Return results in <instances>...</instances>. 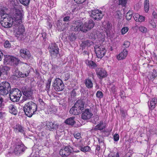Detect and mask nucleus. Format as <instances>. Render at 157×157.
Instances as JSON below:
<instances>
[{
  "instance_id": "obj_1",
  "label": "nucleus",
  "mask_w": 157,
  "mask_h": 157,
  "mask_svg": "<svg viewBox=\"0 0 157 157\" xmlns=\"http://www.w3.org/2000/svg\"><path fill=\"white\" fill-rule=\"evenodd\" d=\"M94 25V23L92 20H90L84 23L76 22L74 26V30L81 31L83 32L86 33L92 29Z\"/></svg>"
},
{
  "instance_id": "obj_2",
  "label": "nucleus",
  "mask_w": 157,
  "mask_h": 157,
  "mask_svg": "<svg viewBox=\"0 0 157 157\" xmlns=\"http://www.w3.org/2000/svg\"><path fill=\"white\" fill-rule=\"evenodd\" d=\"M37 109V105L32 101L28 102L24 107V110L25 114L29 117H31L35 113Z\"/></svg>"
},
{
  "instance_id": "obj_3",
  "label": "nucleus",
  "mask_w": 157,
  "mask_h": 157,
  "mask_svg": "<svg viewBox=\"0 0 157 157\" xmlns=\"http://www.w3.org/2000/svg\"><path fill=\"white\" fill-rule=\"evenodd\" d=\"M13 22L12 18L8 14L3 13L1 15V24L5 28L11 27Z\"/></svg>"
},
{
  "instance_id": "obj_4",
  "label": "nucleus",
  "mask_w": 157,
  "mask_h": 157,
  "mask_svg": "<svg viewBox=\"0 0 157 157\" xmlns=\"http://www.w3.org/2000/svg\"><path fill=\"white\" fill-rule=\"evenodd\" d=\"M4 63L5 65L14 66L18 64L20 61L17 58L10 56L4 55Z\"/></svg>"
},
{
  "instance_id": "obj_5",
  "label": "nucleus",
  "mask_w": 157,
  "mask_h": 157,
  "mask_svg": "<svg viewBox=\"0 0 157 157\" xmlns=\"http://www.w3.org/2000/svg\"><path fill=\"white\" fill-rule=\"evenodd\" d=\"M11 87L10 84L6 82H3L0 83V94L6 95L10 90Z\"/></svg>"
},
{
  "instance_id": "obj_6",
  "label": "nucleus",
  "mask_w": 157,
  "mask_h": 157,
  "mask_svg": "<svg viewBox=\"0 0 157 157\" xmlns=\"http://www.w3.org/2000/svg\"><path fill=\"white\" fill-rule=\"evenodd\" d=\"M94 48L96 56L98 58H101L105 55L106 50L103 46H96Z\"/></svg>"
},
{
  "instance_id": "obj_7",
  "label": "nucleus",
  "mask_w": 157,
  "mask_h": 157,
  "mask_svg": "<svg viewBox=\"0 0 157 157\" xmlns=\"http://www.w3.org/2000/svg\"><path fill=\"white\" fill-rule=\"evenodd\" d=\"M53 84L54 89L56 91H60L64 89L63 83L62 80L59 78H56Z\"/></svg>"
},
{
  "instance_id": "obj_8",
  "label": "nucleus",
  "mask_w": 157,
  "mask_h": 157,
  "mask_svg": "<svg viewBox=\"0 0 157 157\" xmlns=\"http://www.w3.org/2000/svg\"><path fill=\"white\" fill-rule=\"evenodd\" d=\"M50 48L49 51L51 56L56 58L59 53V48L57 45L55 43H52L49 46Z\"/></svg>"
},
{
  "instance_id": "obj_9",
  "label": "nucleus",
  "mask_w": 157,
  "mask_h": 157,
  "mask_svg": "<svg viewBox=\"0 0 157 157\" xmlns=\"http://www.w3.org/2000/svg\"><path fill=\"white\" fill-rule=\"evenodd\" d=\"M22 17L23 14L20 10L18 9H15V14L12 18L13 21H14L16 22L19 23L21 21Z\"/></svg>"
},
{
  "instance_id": "obj_10",
  "label": "nucleus",
  "mask_w": 157,
  "mask_h": 157,
  "mask_svg": "<svg viewBox=\"0 0 157 157\" xmlns=\"http://www.w3.org/2000/svg\"><path fill=\"white\" fill-rule=\"evenodd\" d=\"M103 14L101 10H95L92 11L91 16L94 20H100L103 17Z\"/></svg>"
},
{
  "instance_id": "obj_11",
  "label": "nucleus",
  "mask_w": 157,
  "mask_h": 157,
  "mask_svg": "<svg viewBox=\"0 0 157 157\" xmlns=\"http://www.w3.org/2000/svg\"><path fill=\"white\" fill-rule=\"evenodd\" d=\"M26 149V147L23 144H17L14 147V152L15 154L19 155L21 154Z\"/></svg>"
},
{
  "instance_id": "obj_12",
  "label": "nucleus",
  "mask_w": 157,
  "mask_h": 157,
  "mask_svg": "<svg viewBox=\"0 0 157 157\" xmlns=\"http://www.w3.org/2000/svg\"><path fill=\"white\" fill-rule=\"evenodd\" d=\"M71 147L69 146L65 147L60 150V155L63 157H67L71 152Z\"/></svg>"
},
{
  "instance_id": "obj_13",
  "label": "nucleus",
  "mask_w": 157,
  "mask_h": 157,
  "mask_svg": "<svg viewBox=\"0 0 157 157\" xmlns=\"http://www.w3.org/2000/svg\"><path fill=\"white\" fill-rule=\"evenodd\" d=\"M93 115L91 111L89 109H86L82 114V118L86 120L90 119Z\"/></svg>"
},
{
  "instance_id": "obj_14",
  "label": "nucleus",
  "mask_w": 157,
  "mask_h": 157,
  "mask_svg": "<svg viewBox=\"0 0 157 157\" xmlns=\"http://www.w3.org/2000/svg\"><path fill=\"white\" fill-rule=\"evenodd\" d=\"M20 55L23 58L25 59H29L31 55L29 51L27 49H21L20 51Z\"/></svg>"
},
{
  "instance_id": "obj_15",
  "label": "nucleus",
  "mask_w": 157,
  "mask_h": 157,
  "mask_svg": "<svg viewBox=\"0 0 157 157\" xmlns=\"http://www.w3.org/2000/svg\"><path fill=\"white\" fill-rule=\"evenodd\" d=\"M56 25L59 29L64 31L68 29L69 24L65 23L63 24L60 21L58 20L56 23Z\"/></svg>"
},
{
  "instance_id": "obj_16",
  "label": "nucleus",
  "mask_w": 157,
  "mask_h": 157,
  "mask_svg": "<svg viewBox=\"0 0 157 157\" xmlns=\"http://www.w3.org/2000/svg\"><path fill=\"white\" fill-rule=\"evenodd\" d=\"M84 103L82 100H78L75 103L74 106L81 112L83 110Z\"/></svg>"
},
{
  "instance_id": "obj_17",
  "label": "nucleus",
  "mask_w": 157,
  "mask_h": 157,
  "mask_svg": "<svg viewBox=\"0 0 157 157\" xmlns=\"http://www.w3.org/2000/svg\"><path fill=\"white\" fill-rule=\"evenodd\" d=\"M8 108L9 112L12 114L16 115L18 113V110L15 105L10 104L8 105Z\"/></svg>"
},
{
  "instance_id": "obj_18",
  "label": "nucleus",
  "mask_w": 157,
  "mask_h": 157,
  "mask_svg": "<svg viewBox=\"0 0 157 157\" xmlns=\"http://www.w3.org/2000/svg\"><path fill=\"white\" fill-rule=\"evenodd\" d=\"M59 124L56 122H48L47 124V126L50 130L52 129H56L58 128Z\"/></svg>"
},
{
  "instance_id": "obj_19",
  "label": "nucleus",
  "mask_w": 157,
  "mask_h": 157,
  "mask_svg": "<svg viewBox=\"0 0 157 157\" xmlns=\"http://www.w3.org/2000/svg\"><path fill=\"white\" fill-rule=\"evenodd\" d=\"M133 16L136 21L142 22L144 21V17L140 15L137 13H134L133 14Z\"/></svg>"
},
{
  "instance_id": "obj_20",
  "label": "nucleus",
  "mask_w": 157,
  "mask_h": 157,
  "mask_svg": "<svg viewBox=\"0 0 157 157\" xmlns=\"http://www.w3.org/2000/svg\"><path fill=\"white\" fill-rule=\"evenodd\" d=\"M127 55V50L124 49L117 56V59L120 60L126 58Z\"/></svg>"
},
{
  "instance_id": "obj_21",
  "label": "nucleus",
  "mask_w": 157,
  "mask_h": 157,
  "mask_svg": "<svg viewBox=\"0 0 157 157\" xmlns=\"http://www.w3.org/2000/svg\"><path fill=\"white\" fill-rule=\"evenodd\" d=\"M14 75L18 77L25 78L27 77L29 74L28 73L24 74L20 72L18 69H16L14 72Z\"/></svg>"
},
{
  "instance_id": "obj_22",
  "label": "nucleus",
  "mask_w": 157,
  "mask_h": 157,
  "mask_svg": "<svg viewBox=\"0 0 157 157\" xmlns=\"http://www.w3.org/2000/svg\"><path fill=\"white\" fill-rule=\"evenodd\" d=\"M97 73L98 76L100 78H102L106 76V71L103 70H101V69H98L97 71Z\"/></svg>"
},
{
  "instance_id": "obj_23",
  "label": "nucleus",
  "mask_w": 157,
  "mask_h": 157,
  "mask_svg": "<svg viewBox=\"0 0 157 157\" xmlns=\"http://www.w3.org/2000/svg\"><path fill=\"white\" fill-rule=\"evenodd\" d=\"M21 96L19 95L17 96L10 93V97L11 100L14 102L18 101Z\"/></svg>"
},
{
  "instance_id": "obj_24",
  "label": "nucleus",
  "mask_w": 157,
  "mask_h": 157,
  "mask_svg": "<svg viewBox=\"0 0 157 157\" xmlns=\"http://www.w3.org/2000/svg\"><path fill=\"white\" fill-rule=\"evenodd\" d=\"M70 113L71 114L74 115H77L81 112L77 109L74 105L70 110Z\"/></svg>"
},
{
  "instance_id": "obj_25",
  "label": "nucleus",
  "mask_w": 157,
  "mask_h": 157,
  "mask_svg": "<svg viewBox=\"0 0 157 157\" xmlns=\"http://www.w3.org/2000/svg\"><path fill=\"white\" fill-rule=\"evenodd\" d=\"M156 103H157V100L155 98L152 99L150 101V105H148L149 108L151 109H153Z\"/></svg>"
},
{
  "instance_id": "obj_26",
  "label": "nucleus",
  "mask_w": 157,
  "mask_h": 157,
  "mask_svg": "<svg viewBox=\"0 0 157 157\" xmlns=\"http://www.w3.org/2000/svg\"><path fill=\"white\" fill-rule=\"evenodd\" d=\"M85 63L87 66L91 68H94L96 66V63L92 61L87 60H86Z\"/></svg>"
},
{
  "instance_id": "obj_27",
  "label": "nucleus",
  "mask_w": 157,
  "mask_h": 157,
  "mask_svg": "<svg viewBox=\"0 0 157 157\" xmlns=\"http://www.w3.org/2000/svg\"><path fill=\"white\" fill-rule=\"evenodd\" d=\"M10 94L13 95H15L17 96L19 95L21 96V91L17 88H14L10 92Z\"/></svg>"
},
{
  "instance_id": "obj_28",
  "label": "nucleus",
  "mask_w": 157,
  "mask_h": 157,
  "mask_svg": "<svg viewBox=\"0 0 157 157\" xmlns=\"http://www.w3.org/2000/svg\"><path fill=\"white\" fill-rule=\"evenodd\" d=\"M157 76V71L155 70H153V72L149 73L147 77L150 80L154 79Z\"/></svg>"
},
{
  "instance_id": "obj_29",
  "label": "nucleus",
  "mask_w": 157,
  "mask_h": 157,
  "mask_svg": "<svg viewBox=\"0 0 157 157\" xmlns=\"http://www.w3.org/2000/svg\"><path fill=\"white\" fill-rule=\"evenodd\" d=\"M156 21H155V20L153 18L149 19L148 21L149 25L152 27V28H155L156 26Z\"/></svg>"
},
{
  "instance_id": "obj_30",
  "label": "nucleus",
  "mask_w": 157,
  "mask_h": 157,
  "mask_svg": "<svg viewBox=\"0 0 157 157\" xmlns=\"http://www.w3.org/2000/svg\"><path fill=\"white\" fill-rule=\"evenodd\" d=\"M65 123L67 124L73 125L75 123L74 120V117H71L66 119Z\"/></svg>"
},
{
  "instance_id": "obj_31",
  "label": "nucleus",
  "mask_w": 157,
  "mask_h": 157,
  "mask_svg": "<svg viewBox=\"0 0 157 157\" xmlns=\"http://www.w3.org/2000/svg\"><path fill=\"white\" fill-rule=\"evenodd\" d=\"M105 127V124L103 123V121H101L96 126L95 129L97 130H101L103 129Z\"/></svg>"
},
{
  "instance_id": "obj_32",
  "label": "nucleus",
  "mask_w": 157,
  "mask_h": 157,
  "mask_svg": "<svg viewBox=\"0 0 157 157\" xmlns=\"http://www.w3.org/2000/svg\"><path fill=\"white\" fill-rule=\"evenodd\" d=\"M85 83L86 87L88 88H90L93 87V83L90 79H86Z\"/></svg>"
},
{
  "instance_id": "obj_33",
  "label": "nucleus",
  "mask_w": 157,
  "mask_h": 157,
  "mask_svg": "<svg viewBox=\"0 0 157 157\" xmlns=\"http://www.w3.org/2000/svg\"><path fill=\"white\" fill-rule=\"evenodd\" d=\"M105 31L107 35L109 34L110 33L112 26L110 24L108 23L105 26Z\"/></svg>"
},
{
  "instance_id": "obj_34",
  "label": "nucleus",
  "mask_w": 157,
  "mask_h": 157,
  "mask_svg": "<svg viewBox=\"0 0 157 157\" xmlns=\"http://www.w3.org/2000/svg\"><path fill=\"white\" fill-rule=\"evenodd\" d=\"M90 45V41L89 40L83 41L81 44L82 48H87Z\"/></svg>"
},
{
  "instance_id": "obj_35",
  "label": "nucleus",
  "mask_w": 157,
  "mask_h": 157,
  "mask_svg": "<svg viewBox=\"0 0 157 157\" xmlns=\"http://www.w3.org/2000/svg\"><path fill=\"white\" fill-rule=\"evenodd\" d=\"M22 92L23 94L26 97L30 96L32 94V92L29 89L23 90Z\"/></svg>"
},
{
  "instance_id": "obj_36",
  "label": "nucleus",
  "mask_w": 157,
  "mask_h": 157,
  "mask_svg": "<svg viewBox=\"0 0 157 157\" xmlns=\"http://www.w3.org/2000/svg\"><path fill=\"white\" fill-rule=\"evenodd\" d=\"M144 4L145 12H147L149 10V3L148 0H145Z\"/></svg>"
},
{
  "instance_id": "obj_37",
  "label": "nucleus",
  "mask_w": 157,
  "mask_h": 157,
  "mask_svg": "<svg viewBox=\"0 0 157 157\" xmlns=\"http://www.w3.org/2000/svg\"><path fill=\"white\" fill-rule=\"evenodd\" d=\"M80 147L81 151L84 152L88 151L90 150V147L88 146H86L83 147Z\"/></svg>"
},
{
  "instance_id": "obj_38",
  "label": "nucleus",
  "mask_w": 157,
  "mask_h": 157,
  "mask_svg": "<svg viewBox=\"0 0 157 157\" xmlns=\"http://www.w3.org/2000/svg\"><path fill=\"white\" fill-rule=\"evenodd\" d=\"M10 69V67L7 66H3L1 69L2 72L6 73Z\"/></svg>"
},
{
  "instance_id": "obj_39",
  "label": "nucleus",
  "mask_w": 157,
  "mask_h": 157,
  "mask_svg": "<svg viewBox=\"0 0 157 157\" xmlns=\"http://www.w3.org/2000/svg\"><path fill=\"white\" fill-rule=\"evenodd\" d=\"M74 136L75 139L77 140H79V142L81 141L82 140V138H81V135L80 133H77L75 134Z\"/></svg>"
},
{
  "instance_id": "obj_40",
  "label": "nucleus",
  "mask_w": 157,
  "mask_h": 157,
  "mask_svg": "<svg viewBox=\"0 0 157 157\" xmlns=\"http://www.w3.org/2000/svg\"><path fill=\"white\" fill-rule=\"evenodd\" d=\"M25 32V29L23 26L19 27L18 28L17 33L18 35L22 34Z\"/></svg>"
},
{
  "instance_id": "obj_41",
  "label": "nucleus",
  "mask_w": 157,
  "mask_h": 157,
  "mask_svg": "<svg viewBox=\"0 0 157 157\" xmlns=\"http://www.w3.org/2000/svg\"><path fill=\"white\" fill-rule=\"evenodd\" d=\"M16 130L17 132H21L23 134H24V130L23 129V127L21 125H18L16 128Z\"/></svg>"
},
{
  "instance_id": "obj_42",
  "label": "nucleus",
  "mask_w": 157,
  "mask_h": 157,
  "mask_svg": "<svg viewBox=\"0 0 157 157\" xmlns=\"http://www.w3.org/2000/svg\"><path fill=\"white\" fill-rule=\"evenodd\" d=\"M132 11H128L126 14V18L127 20H130L132 17Z\"/></svg>"
},
{
  "instance_id": "obj_43",
  "label": "nucleus",
  "mask_w": 157,
  "mask_h": 157,
  "mask_svg": "<svg viewBox=\"0 0 157 157\" xmlns=\"http://www.w3.org/2000/svg\"><path fill=\"white\" fill-rule=\"evenodd\" d=\"M139 29L140 31L142 33H145L147 32V29L145 27L140 26L139 27Z\"/></svg>"
},
{
  "instance_id": "obj_44",
  "label": "nucleus",
  "mask_w": 157,
  "mask_h": 157,
  "mask_svg": "<svg viewBox=\"0 0 157 157\" xmlns=\"http://www.w3.org/2000/svg\"><path fill=\"white\" fill-rule=\"evenodd\" d=\"M20 2L25 6L28 5L29 3V0H19Z\"/></svg>"
},
{
  "instance_id": "obj_45",
  "label": "nucleus",
  "mask_w": 157,
  "mask_h": 157,
  "mask_svg": "<svg viewBox=\"0 0 157 157\" xmlns=\"http://www.w3.org/2000/svg\"><path fill=\"white\" fill-rule=\"evenodd\" d=\"M119 154L118 152L111 153L109 154L108 157H119Z\"/></svg>"
},
{
  "instance_id": "obj_46",
  "label": "nucleus",
  "mask_w": 157,
  "mask_h": 157,
  "mask_svg": "<svg viewBox=\"0 0 157 157\" xmlns=\"http://www.w3.org/2000/svg\"><path fill=\"white\" fill-rule=\"evenodd\" d=\"M128 28L127 27H123L121 30V33L122 35L125 34L128 31Z\"/></svg>"
},
{
  "instance_id": "obj_47",
  "label": "nucleus",
  "mask_w": 157,
  "mask_h": 157,
  "mask_svg": "<svg viewBox=\"0 0 157 157\" xmlns=\"http://www.w3.org/2000/svg\"><path fill=\"white\" fill-rule=\"evenodd\" d=\"M110 91L113 93H114L116 91V87L113 84H111L109 87Z\"/></svg>"
},
{
  "instance_id": "obj_48",
  "label": "nucleus",
  "mask_w": 157,
  "mask_h": 157,
  "mask_svg": "<svg viewBox=\"0 0 157 157\" xmlns=\"http://www.w3.org/2000/svg\"><path fill=\"white\" fill-rule=\"evenodd\" d=\"M119 5H121L123 6H124L127 3V0H118Z\"/></svg>"
},
{
  "instance_id": "obj_49",
  "label": "nucleus",
  "mask_w": 157,
  "mask_h": 157,
  "mask_svg": "<svg viewBox=\"0 0 157 157\" xmlns=\"http://www.w3.org/2000/svg\"><path fill=\"white\" fill-rule=\"evenodd\" d=\"M130 43L128 41H126L124 42V44L123 45V47L124 48H127L129 46Z\"/></svg>"
},
{
  "instance_id": "obj_50",
  "label": "nucleus",
  "mask_w": 157,
  "mask_h": 157,
  "mask_svg": "<svg viewBox=\"0 0 157 157\" xmlns=\"http://www.w3.org/2000/svg\"><path fill=\"white\" fill-rule=\"evenodd\" d=\"M52 80V79L51 78H49L48 80L47 83L46 84V88L48 89L50 87Z\"/></svg>"
},
{
  "instance_id": "obj_51",
  "label": "nucleus",
  "mask_w": 157,
  "mask_h": 157,
  "mask_svg": "<svg viewBox=\"0 0 157 157\" xmlns=\"http://www.w3.org/2000/svg\"><path fill=\"white\" fill-rule=\"evenodd\" d=\"M96 95L97 97L100 98L103 97V94L102 92L99 91L97 92Z\"/></svg>"
},
{
  "instance_id": "obj_52",
  "label": "nucleus",
  "mask_w": 157,
  "mask_h": 157,
  "mask_svg": "<svg viewBox=\"0 0 157 157\" xmlns=\"http://www.w3.org/2000/svg\"><path fill=\"white\" fill-rule=\"evenodd\" d=\"M11 45L9 42L8 40L6 41L4 43V46L6 48H9L10 47Z\"/></svg>"
},
{
  "instance_id": "obj_53",
  "label": "nucleus",
  "mask_w": 157,
  "mask_h": 157,
  "mask_svg": "<svg viewBox=\"0 0 157 157\" xmlns=\"http://www.w3.org/2000/svg\"><path fill=\"white\" fill-rule=\"evenodd\" d=\"M70 17L69 16H67L64 17L63 18V20L65 22V23H68L69 22Z\"/></svg>"
},
{
  "instance_id": "obj_54",
  "label": "nucleus",
  "mask_w": 157,
  "mask_h": 157,
  "mask_svg": "<svg viewBox=\"0 0 157 157\" xmlns=\"http://www.w3.org/2000/svg\"><path fill=\"white\" fill-rule=\"evenodd\" d=\"M75 39V34L72 33L69 36V39L71 41H73Z\"/></svg>"
},
{
  "instance_id": "obj_55",
  "label": "nucleus",
  "mask_w": 157,
  "mask_h": 157,
  "mask_svg": "<svg viewBox=\"0 0 157 157\" xmlns=\"http://www.w3.org/2000/svg\"><path fill=\"white\" fill-rule=\"evenodd\" d=\"M114 140L115 141H117L119 140V136L118 134H115L113 136Z\"/></svg>"
},
{
  "instance_id": "obj_56",
  "label": "nucleus",
  "mask_w": 157,
  "mask_h": 157,
  "mask_svg": "<svg viewBox=\"0 0 157 157\" xmlns=\"http://www.w3.org/2000/svg\"><path fill=\"white\" fill-rule=\"evenodd\" d=\"M152 16L153 17L152 18L155 19H157V14L156 12L154 11L152 13Z\"/></svg>"
},
{
  "instance_id": "obj_57",
  "label": "nucleus",
  "mask_w": 157,
  "mask_h": 157,
  "mask_svg": "<svg viewBox=\"0 0 157 157\" xmlns=\"http://www.w3.org/2000/svg\"><path fill=\"white\" fill-rule=\"evenodd\" d=\"M86 0H74L77 3H82L84 2Z\"/></svg>"
},
{
  "instance_id": "obj_58",
  "label": "nucleus",
  "mask_w": 157,
  "mask_h": 157,
  "mask_svg": "<svg viewBox=\"0 0 157 157\" xmlns=\"http://www.w3.org/2000/svg\"><path fill=\"white\" fill-rule=\"evenodd\" d=\"M39 101L40 102V104L42 105V106H44L45 104L42 101V100L41 99H39Z\"/></svg>"
},
{
  "instance_id": "obj_59",
  "label": "nucleus",
  "mask_w": 157,
  "mask_h": 157,
  "mask_svg": "<svg viewBox=\"0 0 157 157\" xmlns=\"http://www.w3.org/2000/svg\"><path fill=\"white\" fill-rule=\"evenodd\" d=\"M98 116H96V118L95 119V120L92 121V122L94 124H97V121L98 120Z\"/></svg>"
},
{
  "instance_id": "obj_60",
  "label": "nucleus",
  "mask_w": 157,
  "mask_h": 157,
  "mask_svg": "<svg viewBox=\"0 0 157 157\" xmlns=\"http://www.w3.org/2000/svg\"><path fill=\"white\" fill-rule=\"evenodd\" d=\"M3 56V54L2 53L1 51H0V61L2 59V58Z\"/></svg>"
},
{
  "instance_id": "obj_61",
  "label": "nucleus",
  "mask_w": 157,
  "mask_h": 157,
  "mask_svg": "<svg viewBox=\"0 0 157 157\" xmlns=\"http://www.w3.org/2000/svg\"><path fill=\"white\" fill-rule=\"evenodd\" d=\"M65 75H66V78H65V80H67L68 79V78H69V75L67 73L65 74Z\"/></svg>"
},
{
  "instance_id": "obj_62",
  "label": "nucleus",
  "mask_w": 157,
  "mask_h": 157,
  "mask_svg": "<svg viewBox=\"0 0 157 157\" xmlns=\"http://www.w3.org/2000/svg\"><path fill=\"white\" fill-rule=\"evenodd\" d=\"M3 101L2 98L0 97V107L2 106V103Z\"/></svg>"
},
{
  "instance_id": "obj_63",
  "label": "nucleus",
  "mask_w": 157,
  "mask_h": 157,
  "mask_svg": "<svg viewBox=\"0 0 157 157\" xmlns=\"http://www.w3.org/2000/svg\"><path fill=\"white\" fill-rule=\"evenodd\" d=\"M117 14L119 16V17H120V15H121V13H120V12H118V13H117Z\"/></svg>"
},
{
  "instance_id": "obj_64",
  "label": "nucleus",
  "mask_w": 157,
  "mask_h": 157,
  "mask_svg": "<svg viewBox=\"0 0 157 157\" xmlns=\"http://www.w3.org/2000/svg\"><path fill=\"white\" fill-rule=\"evenodd\" d=\"M104 37V35H102V37H101V39H102V38L103 39Z\"/></svg>"
}]
</instances>
